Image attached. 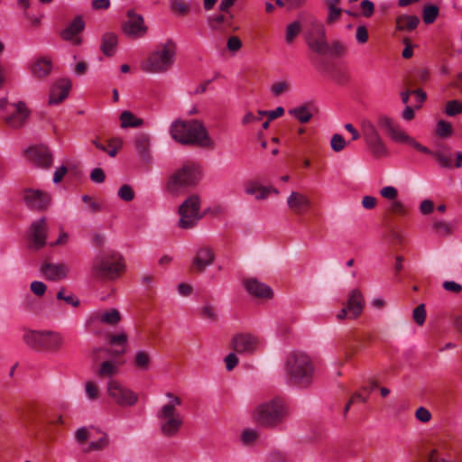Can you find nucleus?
<instances>
[{
	"instance_id": "1",
	"label": "nucleus",
	"mask_w": 462,
	"mask_h": 462,
	"mask_svg": "<svg viewBox=\"0 0 462 462\" xmlns=\"http://www.w3.org/2000/svg\"><path fill=\"white\" fill-rule=\"evenodd\" d=\"M170 134L172 139L182 144H196L204 148H213L215 145L203 124L198 120H176L171 125Z\"/></svg>"
},
{
	"instance_id": "2",
	"label": "nucleus",
	"mask_w": 462,
	"mask_h": 462,
	"mask_svg": "<svg viewBox=\"0 0 462 462\" xmlns=\"http://www.w3.org/2000/svg\"><path fill=\"white\" fill-rule=\"evenodd\" d=\"M289 413L285 402L275 397L259 403L252 412V420L262 428L274 429L286 420Z\"/></svg>"
},
{
	"instance_id": "3",
	"label": "nucleus",
	"mask_w": 462,
	"mask_h": 462,
	"mask_svg": "<svg viewBox=\"0 0 462 462\" xmlns=\"http://www.w3.org/2000/svg\"><path fill=\"white\" fill-rule=\"evenodd\" d=\"M177 55V43L172 39H167L159 43L151 51L141 68L143 71L152 74H162L169 71L175 63Z\"/></svg>"
},
{
	"instance_id": "4",
	"label": "nucleus",
	"mask_w": 462,
	"mask_h": 462,
	"mask_svg": "<svg viewBox=\"0 0 462 462\" xmlns=\"http://www.w3.org/2000/svg\"><path fill=\"white\" fill-rule=\"evenodd\" d=\"M285 369L290 379L300 387H308L313 381L314 364L303 352L291 353L287 357Z\"/></svg>"
},
{
	"instance_id": "5",
	"label": "nucleus",
	"mask_w": 462,
	"mask_h": 462,
	"mask_svg": "<svg viewBox=\"0 0 462 462\" xmlns=\"http://www.w3.org/2000/svg\"><path fill=\"white\" fill-rule=\"evenodd\" d=\"M169 402L163 404L157 412L161 432L165 437L176 436L183 425V416L177 411L181 404L180 397L167 393Z\"/></svg>"
},
{
	"instance_id": "6",
	"label": "nucleus",
	"mask_w": 462,
	"mask_h": 462,
	"mask_svg": "<svg viewBox=\"0 0 462 462\" xmlns=\"http://www.w3.org/2000/svg\"><path fill=\"white\" fill-rule=\"evenodd\" d=\"M199 166L195 163L187 162L170 176L166 184V189L171 196H180L188 188L195 186L199 182Z\"/></svg>"
},
{
	"instance_id": "7",
	"label": "nucleus",
	"mask_w": 462,
	"mask_h": 462,
	"mask_svg": "<svg viewBox=\"0 0 462 462\" xmlns=\"http://www.w3.org/2000/svg\"><path fill=\"white\" fill-rule=\"evenodd\" d=\"M23 341L30 347L37 350L57 352L61 348L64 338L56 331L28 330L23 334Z\"/></svg>"
},
{
	"instance_id": "8",
	"label": "nucleus",
	"mask_w": 462,
	"mask_h": 462,
	"mask_svg": "<svg viewBox=\"0 0 462 462\" xmlns=\"http://www.w3.org/2000/svg\"><path fill=\"white\" fill-rule=\"evenodd\" d=\"M122 257L116 253L101 254L95 257L92 273L97 278L115 279L124 269Z\"/></svg>"
},
{
	"instance_id": "9",
	"label": "nucleus",
	"mask_w": 462,
	"mask_h": 462,
	"mask_svg": "<svg viewBox=\"0 0 462 462\" xmlns=\"http://www.w3.org/2000/svg\"><path fill=\"white\" fill-rule=\"evenodd\" d=\"M376 123L380 128L386 131L387 134L393 142L398 143H407L420 152L431 153V151L428 147L420 144L414 138L410 136L402 129V127L391 117L386 116H380L377 118Z\"/></svg>"
},
{
	"instance_id": "10",
	"label": "nucleus",
	"mask_w": 462,
	"mask_h": 462,
	"mask_svg": "<svg viewBox=\"0 0 462 462\" xmlns=\"http://www.w3.org/2000/svg\"><path fill=\"white\" fill-rule=\"evenodd\" d=\"M0 110L4 121L14 129L22 127L30 115L23 102L10 103L6 97L1 99Z\"/></svg>"
},
{
	"instance_id": "11",
	"label": "nucleus",
	"mask_w": 462,
	"mask_h": 462,
	"mask_svg": "<svg viewBox=\"0 0 462 462\" xmlns=\"http://www.w3.org/2000/svg\"><path fill=\"white\" fill-rule=\"evenodd\" d=\"M199 210V198L197 195L189 197L179 208V214L180 216L179 226L184 229L194 227L201 218Z\"/></svg>"
},
{
	"instance_id": "12",
	"label": "nucleus",
	"mask_w": 462,
	"mask_h": 462,
	"mask_svg": "<svg viewBox=\"0 0 462 462\" xmlns=\"http://www.w3.org/2000/svg\"><path fill=\"white\" fill-rule=\"evenodd\" d=\"M107 394L120 406H134L138 402V395L133 390L115 379L107 383Z\"/></svg>"
},
{
	"instance_id": "13",
	"label": "nucleus",
	"mask_w": 462,
	"mask_h": 462,
	"mask_svg": "<svg viewBox=\"0 0 462 462\" xmlns=\"http://www.w3.org/2000/svg\"><path fill=\"white\" fill-rule=\"evenodd\" d=\"M260 346L259 337L250 333L236 334L230 342V347L239 355H254L258 351Z\"/></svg>"
},
{
	"instance_id": "14",
	"label": "nucleus",
	"mask_w": 462,
	"mask_h": 462,
	"mask_svg": "<svg viewBox=\"0 0 462 462\" xmlns=\"http://www.w3.org/2000/svg\"><path fill=\"white\" fill-rule=\"evenodd\" d=\"M127 19L122 25L125 34L130 37L138 38L143 36L147 32V26L144 24L142 14L129 10L126 13Z\"/></svg>"
},
{
	"instance_id": "15",
	"label": "nucleus",
	"mask_w": 462,
	"mask_h": 462,
	"mask_svg": "<svg viewBox=\"0 0 462 462\" xmlns=\"http://www.w3.org/2000/svg\"><path fill=\"white\" fill-rule=\"evenodd\" d=\"M27 159L35 166L50 168L53 162V155L46 145L39 144L25 150Z\"/></svg>"
},
{
	"instance_id": "16",
	"label": "nucleus",
	"mask_w": 462,
	"mask_h": 462,
	"mask_svg": "<svg viewBox=\"0 0 462 462\" xmlns=\"http://www.w3.org/2000/svg\"><path fill=\"white\" fill-rule=\"evenodd\" d=\"M46 218L41 217L32 223L30 240L31 247L39 250L42 248L46 244Z\"/></svg>"
},
{
	"instance_id": "17",
	"label": "nucleus",
	"mask_w": 462,
	"mask_h": 462,
	"mask_svg": "<svg viewBox=\"0 0 462 462\" xmlns=\"http://www.w3.org/2000/svg\"><path fill=\"white\" fill-rule=\"evenodd\" d=\"M215 260L213 251L207 246L200 247L197 250L191 262V270L196 273H203L210 266Z\"/></svg>"
},
{
	"instance_id": "18",
	"label": "nucleus",
	"mask_w": 462,
	"mask_h": 462,
	"mask_svg": "<svg viewBox=\"0 0 462 462\" xmlns=\"http://www.w3.org/2000/svg\"><path fill=\"white\" fill-rule=\"evenodd\" d=\"M23 199L30 208L37 210L46 208L51 202L50 195L38 189L26 190Z\"/></svg>"
},
{
	"instance_id": "19",
	"label": "nucleus",
	"mask_w": 462,
	"mask_h": 462,
	"mask_svg": "<svg viewBox=\"0 0 462 462\" xmlns=\"http://www.w3.org/2000/svg\"><path fill=\"white\" fill-rule=\"evenodd\" d=\"M85 28V23L81 16H76L67 27L60 32V36L65 41H70L73 45H80L81 38L79 37Z\"/></svg>"
},
{
	"instance_id": "20",
	"label": "nucleus",
	"mask_w": 462,
	"mask_h": 462,
	"mask_svg": "<svg viewBox=\"0 0 462 462\" xmlns=\"http://www.w3.org/2000/svg\"><path fill=\"white\" fill-rule=\"evenodd\" d=\"M346 307L348 310L349 319H356L362 314L365 307V299L359 290L354 289L350 291Z\"/></svg>"
},
{
	"instance_id": "21",
	"label": "nucleus",
	"mask_w": 462,
	"mask_h": 462,
	"mask_svg": "<svg viewBox=\"0 0 462 462\" xmlns=\"http://www.w3.org/2000/svg\"><path fill=\"white\" fill-rule=\"evenodd\" d=\"M246 291L254 297L260 299H271L273 297V290L256 278H249L244 282Z\"/></svg>"
},
{
	"instance_id": "22",
	"label": "nucleus",
	"mask_w": 462,
	"mask_h": 462,
	"mask_svg": "<svg viewBox=\"0 0 462 462\" xmlns=\"http://www.w3.org/2000/svg\"><path fill=\"white\" fill-rule=\"evenodd\" d=\"M288 208L296 214H302L310 207L309 197L303 193L291 191L287 199Z\"/></svg>"
},
{
	"instance_id": "23",
	"label": "nucleus",
	"mask_w": 462,
	"mask_h": 462,
	"mask_svg": "<svg viewBox=\"0 0 462 462\" xmlns=\"http://www.w3.org/2000/svg\"><path fill=\"white\" fill-rule=\"evenodd\" d=\"M71 88V82L69 79H60L52 88L49 103L51 105H58L62 102L69 95Z\"/></svg>"
},
{
	"instance_id": "24",
	"label": "nucleus",
	"mask_w": 462,
	"mask_h": 462,
	"mask_svg": "<svg viewBox=\"0 0 462 462\" xmlns=\"http://www.w3.org/2000/svg\"><path fill=\"white\" fill-rule=\"evenodd\" d=\"M69 268L65 263H44L42 272L51 281H59L67 277Z\"/></svg>"
},
{
	"instance_id": "25",
	"label": "nucleus",
	"mask_w": 462,
	"mask_h": 462,
	"mask_svg": "<svg viewBox=\"0 0 462 462\" xmlns=\"http://www.w3.org/2000/svg\"><path fill=\"white\" fill-rule=\"evenodd\" d=\"M100 41V51L106 57L114 56L117 51V34L113 32H106L102 34Z\"/></svg>"
},
{
	"instance_id": "26",
	"label": "nucleus",
	"mask_w": 462,
	"mask_h": 462,
	"mask_svg": "<svg viewBox=\"0 0 462 462\" xmlns=\"http://www.w3.org/2000/svg\"><path fill=\"white\" fill-rule=\"evenodd\" d=\"M52 69L51 60L48 57H41L36 59L32 66L31 72L36 78H43L51 73Z\"/></svg>"
},
{
	"instance_id": "27",
	"label": "nucleus",
	"mask_w": 462,
	"mask_h": 462,
	"mask_svg": "<svg viewBox=\"0 0 462 462\" xmlns=\"http://www.w3.org/2000/svg\"><path fill=\"white\" fill-rule=\"evenodd\" d=\"M134 144L135 150L143 159L150 157L151 139L147 134H138L134 138Z\"/></svg>"
},
{
	"instance_id": "28",
	"label": "nucleus",
	"mask_w": 462,
	"mask_h": 462,
	"mask_svg": "<svg viewBox=\"0 0 462 462\" xmlns=\"http://www.w3.org/2000/svg\"><path fill=\"white\" fill-rule=\"evenodd\" d=\"M245 192L254 196L258 200L265 199L271 193V187H264L257 182H248L245 186Z\"/></svg>"
},
{
	"instance_id": "29",
	"label": "nucleus",
	"mask_w": 462,
	"mask_h": 462,
	"mask_svg": "<svg viewBox=\"0 0 462 462\" xmlns=\"http://www.w3.org/2000/svg\"><path fill=\"white\" fill-rule=\"evenodd\" d=\"M420 23L416 15L402 14L396 18V27L399 31L411 32L414 30Z\"/></svg>"
},
{
	"instance_id": "30",
	"label": "nucleus",
	"mask_w": 462,
	"mask_h": 462,
	"mask_svg": "<svg viewBox=\"0 0 462 462\" xmlns=\"http://www.w3.org/2000/svg\"><path fill=\"white\" fill-rule=\"evenodd\" d=\"M306 42L314 52L325 54L328 51V44L326 36L312 37L311 35H306Z\"/></svg>"
},
{
	"instance_id": "31",
	"label": "nucleus",
	"mask_w": 462,
	"mask_h": 462,
	"mask_svg": "<svg viewBox=\"0 0 462 462\" xmlns=\"http://www.w3.org/2000/svg\"><path fill=\"white\" fill-rule=\"evenodd\" d=\"M133 364L137 370L148 371L152 364L151 355L145 350H138L134 355Z\"/></svg>"
},
{
	"instance_id": "32",
	"label": "nucleus",
	"mask_w": 462,
	"mask_h": 462,
	"mask_svg": "<svg viewBox=\"0 0 462 462\" xmlns=\"http://www.w3.org/2000/svg\"><path fill=\"white\" fill-rule=\"evenodd\" d=\"M119 372V364L116 361H105L100 364L97 375L101 378H110Z\"/></svg>"
},
{
	"instance_id": "33",
	"label": "nucleus",
	"mask_w": 462,
	"mask_h": 462,
	"mask_svg": "<svg viewBox=\"0 0 462 462\" xmlns=\"http://www.w3.org/2000/svg\"><path fill=\"white\" fill-rule=\"evenodd\" d=\"M121 127L128 128V127H139L143 125V119L135 116L130 111H124L120 115Z\"/></svg>"
},
{
	"instance_id": "34",
	"label": "nucleus",
	"mask_w": 462,
	"mask_h": 462,
	"mask_svg": "<svg viewBox=\"0 0 462 462\" xmlns=\"http://www.w3.org/2000/svg\"><path fill=\"white\" fill-rule=\"evenodd\" d=\"M432 228L439 236H448L453 233L455 225L444 220H437L433 222Z\"/></svg>"
},
{
	"instance_id": "35",
	"label": "nucleus",
	"mask_w": 462,
	"mask_h": 462,
	"mask_svg": "<svg viewBox=\"0 0 462 462\" xmlns=\"http://www.w3.org/2000/svg\"><path fill=\"white\" fill-rule=\"evenodd\" d=\"M365 143L375 156H383L387 153L386 146L381 136L368 140Z\"/></svg>"
},
{
	"instance_id": "36",
	"label": "nucleus",
	"mask_w": 462,
	"mask_h": 462,
	"mask_svg": "<svg viewBox=\"0 0 462 462\" xmlns=\"http://www.w3.org/2000/svg\"><path fill=\"white\" fill-rule=\"evenodd\" d=\"M361 129L365 142L380 136L375 125L370 120H363L361 123Z\"/></svg>"
},
{
	"instance_id": "37",
	"label": "nucleus",
	"mask_w": 462,
	"mask_h": 462,
	"mask_svg": "<svg viewBox=\"0 0 462 462\" xmlns=\"http://www.w3.org/2000/svg\"><path fill=\"white\" fill-rule=\"evenodd\" d=\"M121 320V314L116 309H111L100 314L99 321L108 325H116Z\"/></svg>"
},
{
	"instance_id": "38",
	"label": "nucleus",
	"mask_w": 462,
	"mask_h": 462,
	"mask_svg": "<svg viewBox=\"0 0 462 462\" xmlns=\"http://www.w3.org/2000/svg\"><path fill=\"white\" fill-rule=\"evenodd\" d=\"M289 113L302 124L308 123L312 117V114L305 106H297L290 110Z\"/></svg>"
},
{
	"instance_id": "39",
	"label": "nucleus",
	"mask_w": 462,
	"mask_h": 462,
	"mask_svg": "<svg viewBox=\"0 0 462 462\" xmlns=\"http://www.w3.org/2000/svg\"><path fill=\"white\" fill-rule=\"evenodd\" d=\"M301 30V25L299 21H294L289 23L286 27L285 41L287 43H291L299 35Z\"/></svg>"
},
{
	"instance_id": "40",
	"label": "nucleus",
	"mask_w": 462,
	"mask_h": 462,
	"mask_svg": "<svg viewBox=\"0 0 462 462\" xmlns=\"http://www.w3.org/2000/svg\"><path fill=\"white\" fill-rule=\"evenodd\" d=\"M306 35H311L312 37L326 36V31L323 23L317 19H313L310 22V29L307 32Z\"/></svg>"
},
{
	"instance_id": "41",
	"label": "nucleus",
	"mask_w": 462,
	"mask_h": 462,
	"mask_svg": "<svg viewBox=\"0 0 462 462\" xmlns=\"http://www.w3.org/2000/svg\"><path fill=\"white\" fill-rule=\"evenodd\" d=\"M453 133V128L450 123L445 120H439L436 125V134L441 138L449 137Z\"/></svg>"
},
{
	"instance_id": "42",
	"label": "nucleus",
	"mask_w": 462,
	"mask_h": 462,
	"mask_svg": "<svg viewBox=\"0 0 462 462\" xmlns=\"http://www.w3.org/2000/svg\"><path fill=\"white\" fill-rule=\"evenodd\" d=\"M439 14V8L434 5H427L423 9V22L426 24L432 23Z\"/></svg>"
},
{
	"instance_id": "43",
	"label": "nucleus",
	"mask_w": 462,
	"mask_h": 462,
	"mask_svg": "<svg viewBox=\"0 0 462 462\" xmlns=\"http://www.w3.org/2000/svg\"><path fill=\"white\" fill-rule=\"evenodd\" d=\"M328 8V14L326 17V23L328 25H333L337 22L339 21L343 10L340 7H327Z\"/></svg>"
},
{
	"instance_id": "44",
	"label": "nucleus",
	"mask_w": 462,
	"mask_h": 462,
	"mask_svg": "<svg viewBox=\"0 0 462 462\" xmlns=\"http://www.w3.org/2000/svg\"><path fill=\"white\" fill-rule=\"evenodd\" d=\"M412 319L414 322L419 326H422L425 323L426 309L423 303L420 304L413 310Z\"/></svg>"
},
{
	"instance_id": "45",
	"label": "nucleus",
	"mask_w": 462,
	"mask_h": 462,
	"mask_svg": "<svg viewBox=\"0 0 462 462\" xmlns=\"http://www.w3.org/2000/svg\"><path fill=\"white\" fill-rule=\"evenodd\" d=\"M445 113L448 116H455L462 113V103L458 100H450L446 104Z\"/></svg>"
},
{
	"instance_id": "46",
	"label": "nucleus",
	"mask_w": 462,
	"mask_h": 462,
	"mask_svg": "<svg viewBox=\"0 0 462 462\" xmlns=\"http://www.w3.org/2000/svg\"><path fill=\"white\" fill-rule=\"evenodd\" d=\"M170 8L180 15H184L189 12V5L182 0H171Z\"/></svg>"
},
{
	"instance_id": "47",
	"label": "nucleus",
	"mask_w": 462,
	"mask_h": 462,
	"mask_svg": "<svg viewBox=\"0 0 462 462\" xmlns=\"http://www.w3.org/2000/svg\"><path fill=\"white\" fill-rule=\"evenodd\" d=\"M430 154L434 156L439 166L448 169L453 167L451 155L445 154L441 152H431Z\"/></svg>"
},
{
	"instance_id": "48",
	"label": "nucleus",
	"mask_w": 462,
	"mask_h": 462,
	"mask_svg": "<svg viewBox=\"0 0 462 462\" xmlns=\"http://www.w3.org/2000/svg\"><path fill=\"white\" fill-rule=\"evenodd\" d=\"M109 439L106 433H102V436L97 441H91L86 451L91 450H101L108 446Z\"/></svg>"
},
{
	"instance_id": "49",
	"label": "nucleus",
	"mask_w": 462,
	"mask_h": 462,
	"mask_svg": "<svg viewBox=\"0 0 462 462\" xmlns=\"http://www.w3.org/2000/svg\"><path fill=\"white\" fill-rule=\"evenodd\" d=\"M118 197L124 201H132L134 198V191L132 187L128 184L121 186L118 189Z\"/></svg>"
},
{
	"instance_id": "50",
	"label": "nucleus",
	"mask_w": 462,
	"mask_h": 462,
	"mask_svg": "<svg viewBox=\"0 0 462 462\" xmlns=\"http://www.w3.org/2000/svg\"><path fill=\"white\" fill-rule=\"evenodd\" d=\"M290 90V84L287 81L274 83L271 87V92L274 97H280Z\"/></svg>"
},
{
	"instance_id": "51",
	"label": "nucleus",
	"mask_w": 462,
	"mask_h": 462,
	"mask_svg": "<svg viewBox=\"0 0 462 462\" xmlns=\"http://www.w3.org/2000/svg\"><path fill=\"white\" fill-rule=\"evenodd\" d=\"M331 148L333 151L341 152L346 146V141L341 134H335L331 138Z\"/></svg>"
},
{
	"instance_id": "52",
	"label": "nucleus",
	"mask_w": 462,
	"mask_h": 462,
	"mask_svg": "<svg viewBox=\"0 0 462 462\" xmlns=\"http://www.w3.org/2000/svg\"><path fill=\"white\" fill-rule=\"evenodd\" d=\"M85 392L89 400H96L98 397V387L92 381H88L85 383Z\"/></svg>"
},
{
	"instance_id": "53",
	"label": "nucleus",
	"mask_w": 462,
	"mask_h": 462,
	"mask_svg": "<svg viewBox=\"0 0 462 462\" xmlns=\"http://www.w3.org/2000/svg\"><path fill=\"white\" fill-rule=\"evenodd\" d=\"M258 432L255 430L246 429L242 432V441L244 444H251L258 439Z\"/></svg>"
},
{
	"instance_id": "54",
	"label": "nucleus",
	"mask_w": 462,
	"mask_h": 462,
	"mask_svg": "<svg viewBox=\"0 0 462 462\" xmlns=\"http://www.w3.org/2000/svg\"><path fill=\"white\" fill-rule=\"evenodd\" d=\"M389 210L393 214H397V215H401V216H404L408 212L404 204L402 201L397 200V199L392 201V203L389 207Z\"/></svg>"
},
{
	"instance_id": "55",
	"label": "nucleus",
	"mask_w": 462,
	"mask_h": 462,
	"mask_svg": "<svg viewBox=\"0 0 462 462\" xmlns=\"http://www.w3.org/2000/svg\"><path fill=\"white\" fill-rule=\"evenodd\" d=\"M380 195L386 199L393 201L397 199L398 190L393 186H386L381 189Z\"/></svg>"
},
{
	"instance_id": "56",
	"label": "nucleus",
	"mask_w": 462,
	"mask_h": 462,
	"mask_svg": "<svg viewBox=\"0 0 462 462\" xmlns=\"http://www.w3.org/2000/svg\"><path fill=\"white\" fill-rule=\"evenodd\" d=\"M107 340L112 346H125L127 343V335L125 332L119 333L118 335H109Z\"/></svg>"
},
{
	"instance_id": "57",
	"label": "nucleus",
	"mask_w": 462,
	"mask_h": 462,
	"mask_svg": "<svg viewBox=\"0 0 462 462\" xmlns=\"http://www.w3.org/2000/svg\"><path fill=\"white\" fill-rule=\"evenodd\" d=\"M415 418L423 423H427L431 420V413L425 407H419L415 411Z\"/></svg>"
},
{
	"instance_id": "58",
	"label": "nucleus",
	"mask_w": 462,
	"mask_h": 462,
	"mask_svg": "<svg viewBox=\"0 0 462 462\" xmlns=\"http://www.w3.org/2000/svg\"><path fill=\"white\" fill-rule=\"evenodd\" d=\"M258 114L260 116H266L269 121H272L282 116L284 114V109L282 106H278L274 110L270 111L259 110Z\"/></svg>"
},
{
	"instance_id": "59",
	"label": "nucleus",
	"mask_w": 462,
	"mask_h": 462,
	"mask_svg": "<svg viewBox=\"0 0 462 462\" xmlns=\"http://www.w3.org/2000/svg\"><path fill=\"white\" fill-rule=\"evenodd\" d=\"M57 299L62 300L65 302H67L69 305H72L74 307H78L79 305V300L74 297L73 294L65 295L64 294V289H61L57 293Z\"/></svg>"
},
{
	"instance_id": "60",
	"label": "nucleus",
	"mask_w": 462,
	"mask_h": 462,
	"mask_svg": "<svg viewBox=\"0 0 462 462\" xmlns=\"http://www.w3.org/2000/svg\"><path fill=\"white\" fill-rule=\"evenodd\" d=\"M200 317L204 319L215 321L217 319V314L213 307L206 305L200 310Z\"/></svg>"
},
{
	"instance_id": "61",
	"label": "nucleus",
	"mask_w": 462,
	"mask_h": 462,
	"mask_svg": "<svg viewBox=\"0 0 462 462\" xmlns=\"http://www.w3.org/2000/svg\"><path fill=\"white\" fill-rule=\"evenodd\" d=\"M356 40L358 43L364 44L368 40V31L365 25H359L356 31Z\"/></svg>"
},
{
	"instance_id": "62",
	"label": "nucleus",
	"mask_w": 462,
	"mask_h": 462,
	"mask_svg": "<svg viewBox=\"0 0 462 462\" xmlns=\"http://www.w3.org/2000/svg\"><path fill=\"white\" fill-rule=\"evenodd\" d=\"M362 14L365 17H370L374 12V5L370 0H363L360 4Z\"/></svg>"
},
{
	"instance_id": "63",
	"label": "nucleus",
	"mask_w": 462,
	"mask_h": 462,
	"mask_svg": "<svg viewBox=\"0 0 462 462\" xmlns=\"http://www.w3.org/2000/svg\"><path fill=\"white\" fill-rule=\"evenodd\" d=\"M31 291L37 296H42L46 291V285L42 282L34 281L30 285Z\"/></svg>"
},
{
	"instance_id": "64",
	"label": "nucleus",
	"mask_w": 462,
	"mask_h": 462,
	"mask_svg": "<svg viewBox=\"0 0 462 462\" xmlns=\"http://www.w3.org/2000/svg\"><path fill=\"white\" fill-rule=\"evenodd\" d=\"M226 46L230 51L235 52L241 49L242 42L237 36H231L227 40Z\"/></svg>"
}]
</instances>
